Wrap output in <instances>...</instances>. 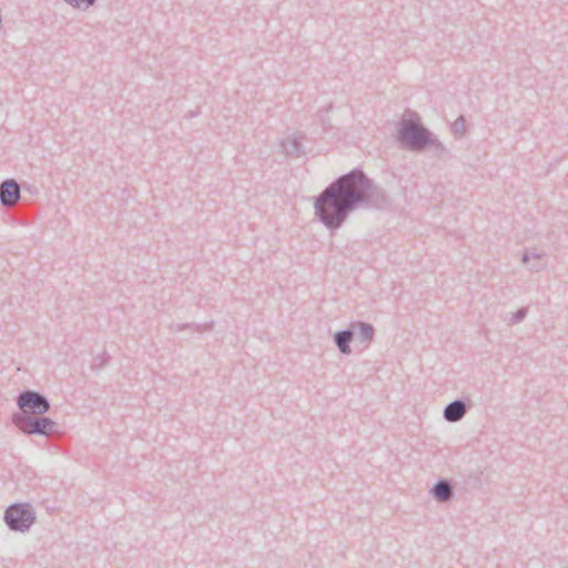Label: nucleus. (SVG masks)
Returning <instances> with one entry per match:
<instances>
[{
    "instance_id": "9d476101",
    "label": "nucleus",
    "mask_w": 568,
    "mask_h": 568,
    "mask_svg": "<svg viewBox=\"0 0 568 568\" xmlns=\"http://www.w3.org/2000/svg\"><path fill=\"white\" fill-rule=\"evenodd\" d=\"M349 327L355 331V337L361 343L368 344L374 339L375 328L372 324L356 321L351 323Z\"/></svg>"
},
{
    "instance_id": "a211bd4d",
    "label": "nucleus",
    "mask_w": 568,
    "mask_h": 568,
    "mask_svg": "<svg viewBox=\"0 0 568 568\" xmlns=\"http://www.w3.org/2000/svg\"><path fill=\"white\" fill-rule=\"evenodd\" d=\"M109 361L108 353L103 352L101 355L94 358L93 367L102 368Z\"/></svg>"
},
{
    "instance_id": "39448f33",
    "label": "nucleus",
    "mask_w": 568,
    "mask_h": 568,
    "mask_svg": "<svg viewBox=\"0 0 568 568\" xmlns=\"http://www.w3.org/2000/svg\"><path fill=\"white\" fill-rule=\"evenodd\" d=\"M20 420L12 422V424L24 435L44 436L49 437L52 434L59 433V425L50 417L43 415L37 416H20Z\"/></svg>"
},
{
    "instance_id": "6ab92c4d",
    "label": "nucleus",
    "mask_w": 568,
    "mask_h": 568,
    "mask_svg": "<svg viewBox=\"0 0 568 568\" xmlns=\"http://www.w3.org/2000/svg\"><path fill=\"white\" fill-rule=\"evenodd\" d=\"M189 327H192V324L191 323H185V324H171L170 325V329L172 332H180L184 328H189Z\"/></svg>"
},
{
    "instance_id": "7ed1b4c3",
    "label": "nucleus",
    "mask_w": 568,
    "mask_h": 568,
    "mask_svg": "<svg viewBox=\"0 0 568 568\" xmlns=\"http://www.w3.org/2000/svg\"><path fill=\"white\" fill-rule=\"evenodd\" d=\"M16 402L20 410L12 415V422L20 420V416L44 415L51 408V404L47 396L33 389H24L20 392Z\"/></svg>"
},
{
    "instance_id": "9b49d317",
    "label": "nucleus",
    "mask_w": 568,
    "mask_h": 568,
    "mask_svg": "<svg viewBox=\"0 0 568 568\" xmlns=\"http://www.w3.org/2000/svg\"><path fill=\"white\" fill-rule=\"evenodd\" d=\"M281 152L286 156L298 158L303 153V145L300 138L288 135L281 141Z\"/></svg>"
},
{
    "instance_id": "20e7f679",
    "label": "nucleus",
    "mask_w": 568,
    "mask_h": 568,
    "mask_svg": "<svg viewBox=\"0 0 568 568\" xmlns=\"http://www.w3.org/2000/svg\"><path fill=\"white\" fill-rule=\"evenodd\" d=\"M37 516L33 506L29 503H16L7 507L3 520L12 531L27 532L36 523Z\"/></svg>"
},
{
    "instance_id": "f3484780",
    "label": "nucleus",
    "mask_w": 568,
    "mask_h": 568,
    "mask_svg": "<svg viewBox=\"0 0 568 568\" xmlns=\"http://www.w3.org/2000/svg\"><path fill=\"white\" fill-rule=\"evenodd\" d=\"M213 326H214V323L212 321L211 322H206L204 324H192V327L197 333L212 331Z\"/></svg>"
},
{
    "instance_id": "6e6552de",
    "label": "nucleus",
    "mask_w": 568,
    "mask_h": 568,
    "mask_svg": "<svg viewBox=\"0 0 568 568\" xmlns=\"http://www.w3.org/2000/svg\"><path fill=\"white\" fill-rule=\"evenodd\" d=\"M430 495L438 503H448L454 498V487L448 479H438L430 488Z\"/></svg>"
},
{
    "instance_id": "0eeeda50",
    "label": "nucleus",
    "mask_w": 568,
    "mask_h": 568,
    "mask_svg": "<svg viewBox=\"0 0 568 568\" xmlns=\"http://www.w3.org/2000/svg\"><path fill=\"white\" fill-rule=\"evenodd\" d=\"M467 410L468 406L464 399H455L445 406L443 417L446 422L457 423L465 417Z\"/></svg>"
},
{
    "instance_id": "f8f14e48",
    "label": "nucleus",
    "mask_w": 568,
    "mask_h": 568,
    "mask_svg": "<svg viewBox=\"0 0 568 568\" xmlns=\"http://www.w3.org/2000/svg\"><path fill=\"white\" fill-rule=\"evenodd\" d=\"M427 149L432 151L436 159L446 160L452 158L448 148H446L433 133L429 136V144Z\"/></svg>"
},
{
    "instance_id": "ddd939ff",
    "label": "nucleus",
    "mask_w": 568,
    "mask_h": 568,
    "mask_svg": "<svg viewBox=\"0 0 568 568\" xmlns=\"http://www.w3.org/2000/svg\"><path fill=\"white\" fill-rule=\"evenodd\" d=\"M450 131L454 136L463 138L466 133V119L459 115L450 125Z\"/></svg>"
},
{
    "instance_id": "423d86ee",
    "label": "nucleus",
    "mask_w": 568,
    "mask_h": 568,
    "mask_svg": "<svg viewBox=\"0 0 568 568\" xmlns=\"http://www.w3.org/2000/svg\"><path fill=\"white\" fill-rule=\"evenodd\" d=\"M20 195L21 187L16 180L8 179L0 183V203L2 206H11L20 200Z\"/></svg>"
},
{
    "instance_id": "2eb2a0df",
    "label": "nucleus",
    "mask_w": 568,
    "mask_h": 568,
    "mask_svg": "<svg viewBox=\"0 0 568 568\" xmlns=\"http://www.w3.org/2000/svg\"><path fill=\"white\" fill-rule=\"evenodd\" d=\"M68 4H70L74 9L79 10H88L93 7L97 0H64Z\"/></svg>"
},
{
    "instance_id": "dca6fc26",
    "label": "nucleus",
    "mask_w": 568,
    "mask_h": 568,
    "mask_svg": "<svg viewBox=\"0 0 568 568\" xmlns=\"http://www.w3.org/2000/svg\"><path fill=\"white\" fill-rule=\"evenodd\" d=\"M528 308L527 307H520L516 312L511 314L510 322L511 323H519L524 321L527 316Z\"/></svg>"
},
{
    "instance_id": "4468645a",
    "label": "nucleus",
    "mask_w": 568,
    "mask_h": 568,
    "mask_svg": "<svg viewBox=\"0 0 568 568\" xmlns=\"http://www.w3.org/2000/svg\"><path fill=\"white\" fill-rule=\"evenodd\" d=\"M545 255L546 254L542 251L534 250L532 252H530V258H534L536 261L542 260L545 257ZM544 267H545V264L540 263V262H536V263H532V264L529 265V270L531 272H539Z\"/></svg>"
},
{
    "instance_id": "f257e3e1",
    "label": "nucleus",
    "mask_w": 568,
    "mask_h": 568,
    "mask_svg": "<svg viewBox=\"0 0 568 568\" xmlns=\"http://www.w3.org/2000/svg\"><path fill=\"white\" fill-rule=\"evenodd\" d=\"M392 200L362 169H353L329 183L314 202L315 216L328 230L339 229L359 207L385 210Z\"/></svg>"
},
{
    "instance_id": "aec40b11",
    "label": "nucleus",
    "mask_w": 568,
    "mask_h": 568,
    "mask_svg": "<svg viewBox=\"0 0 568 568\" xmlns=\"http://www.w3.org/2000/svg\"><path fill=\"white\" fill-rule=\"evenodd\" d=\"M529 261H530V252L529 251H525L523 256H521V263L525 264V265H528Z\"/></svg>"
},
{
    "instance_id": "1a4fd4ad",
    "label": "nucleus",
    "mask_w": 568,
    "mask_h": 568,
    "mask_svg": "<svg viewBox=\"0 0 568 568\" xmlns=\"http://www.w3.org/2000/svg\"><path fill=\"white\" fill-rule=\"evenodd\" d=\"M354 337L355 331L351 329V327L348 326L346 329L337 331L334 334L333 339L339 352L344 355H348L352 353L349 344Z\"/></svg>"
},
{
    "instance_id": "f03ea898",
    "label": "nucleus",
    "mask_w": 568,
    "mask_h": 568,
    "mask_svg": "<svg viewBox=\"0 0 568 568\" xmlns=\"http://www.w3.org/2000/svg\"><path fill=\"white\" fill-rule=\"evenodd\" d=\"M432 132L423 125L416 112L404 115L397 129V140L410 151H425Z\"/></svg>"
},
{
    "instance_id": "412c9836",
    "label": "nucleus",
    "mask_w": 568,
    "mask_h": 568,
    "mask_svg": "<svg viewBox=\"0 0 568 568\" xmlns=\"http://www.w3.org/2000/svg\"><path fill=\"white\" fill-rule=\"evenodd\" d=\"M197 114H199V112H197V111H195V112H190V116H196Z\"/></svg>"
}]
</instances>
